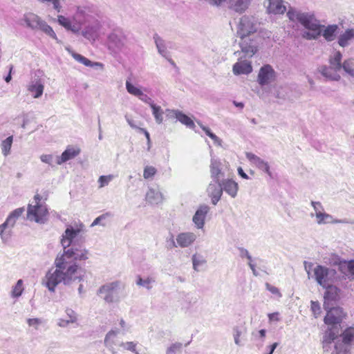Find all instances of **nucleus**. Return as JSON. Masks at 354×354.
<instances>
[{
	"mask_svg": "<svg viewBox=\"0 0 354 354\" xmlns=\"http://www.w3.org/2000/svg\"><path fill=\"white\" fill-rule=\"evenodd\" d=\"M119 284L118 281L104 284L98 290V294L103 295V299L106 303H113L117 300Z\"/></svg>",
	"mask_w": 354,
	"mask_h": 354,
	"instance_id": "obj_10",
	"label": "nucleus"
},
{
	"mask_svg": "<svg viewBox=\"0 0 354 354\" xmlns=\"http://www.w3.org/2000/svg\"><path fill=\"white\" fill-rule=\"evenodd\" d=\"M167 117L169 120H178L182 124L186 125L187 127L189 128H194L195 127L194 122L193 120L182 113L180 111L178 110H170L167 109Z\"/></svg>",
	"mask_w": 354,
	"mask_h": 354,
	"instance_id": "obj_15",
	"label": "nucleus"
},
{
	"mask_svg": "<svg viewBox=\"0 0 354 354\" xmlns=\"http://www.w3.org/2000/svg\"><path fill=\"white\" fill-rule=\"evenodd\" d=\"M140 131H142L145 134V137H146V138L147 140L148 143H149L150 141H151V139H150V136H149V132L146 129H142V128H140Z\"/></svg>",
	"mask_w": 354,
	"mask_h": 354,
	"instance_id": "obj_57",
	"label": "nucleus"
},
{
	"mask_svg": "<svg viewBox=\"0 0 354 354\" xmlns=\"http://www.w3.org/2000/svg\"><path fill=\"white\" fill-rule=\"evenodd\" d=\"M274 79L275 72L270 65L266 64L260 68L257 81L261 86L268 84Z\"/></svg>",
	"mask_w": 354,
	"mask_h": 354,
	"instance_id": "obj_13",
	"label": "nucleus"
},
{
	"mask_svg": "<svg viewBox=\"0 0 354 354\" xmlns=\"http://www.w3.org/2000/svg\"><path fill=\"white\" fill-rule=\"evenodd\" d=\"M12 136H9L1 143L2 153L4 156H7L10 153L12 144Z\"/></svg>",
	"mask_w": 354,
	"mask_h": 354,
	"instance_id": "obj_39",
	"label": "nucleus"
},
{
	"mask_svg": "<svg viewBox=\"0 0 354 354\" xmlns=\"http://www.w3.org/2000/svg\"><path fill=\"white\" fill-rule=\"evenodd\" d=\"M24 211V207H19L12 211L9 215L14 217L15 219H17L22 215Z\"/></svg>",
	"mask_w": 354,
	"mask_h": 354,
	"instance_id": "obj_48",
	"label": "nucleus"
},
{
	"mask_svg": "<svg viewBox=\"0 0 354 354\" xmlns=\"http://www.w3.org/2000/svg\"><path fill=\"white\" fill-rule=\"evenodd\" d=\"M299 22L309 30V32H306L304 35V37L308 39H316L321 35L322 26L313 16L304 14L300 17Z\"/></svg>",
	"mask_w": 354,
	"mask_h": 354,
	"instance_id": "obj_5",
	"label": "nucleus"
},
{
	"mask_svg": "<svg viewBox=\"0 0 354 354\" xmlns=\"http://www.w3.org/2000/svg\"><path fill=\"white\" fill-rule=\"evenodd\" d=\"M181 347V344H174L172 345L170 348H169V351L171 352V351H174L176 349H179Z\"/></svg>",
	"mask_w": 354,
	"mask_h": 354,
	"instance_id": "obj_62",
	"label": "nucleus"
},
{
	"mask_svg": "<svg viewBox=\"0 0 354 354\" xmlns=\"http://www.w3.org/2000/svg\"><path fill=\"white\" fill-rule=\"evenodd\" d=\"M327 313L324 317V323L328 326L340 324L345 317L346 314L340 307H334L326 309Z\"/></svg>",
	"mask_w": 354,
	"mask_h": 354,
	"instance_id": "obj_12",
	"label": "nucleus"
},
{
	"mask_svg": "<svg viewBox=\"0 0 354 354\" xmlns=\"http://www.w3.org/2000/svg\"><path fill=\"white\" fill-rule=\"evenodd\" d=\"M246 157L251 162H252L259 167H264L266 171L268 173H269L268 165L266 162H265L263 160H261L259 157L250 152L246 153Z\"/></svg>",
	"mask_w": 354,
	"mask_h": 354,
	"instance_id": "obj_30",
	"label": "nucleus"
},
{
	"mask_svg": "<svg viewBox=\"0 0 354 354\" xmlns=\"http://www.w3.org/2000/svg\"><path fill=\"white\" fill-rule=\"evenodd\" d=\"M57 22L67 30H71L73 32H77L79 31V28L73 26L71 20L63 15L57 16Z\"/></svg>",
	"mask_w": 354,
	"mask_h": 354,
	"instance_id": "obj_32",
	"label": "nucleus"
},
{
	"mask_svg": "<svg viewBox=\"0 0 354 354\" xmlns=\"http://www.w3.org/2000/svg\"><path fill=\"white\" fill-rule=\"evenodd\" d=\"M208 211L209 207L205 205L200 207V208L195 213L193 217V221L197 225L198 228H202L203 227L205 218Z\"/></svg>",
	"mask_w": 354,
	"mask_h": 354,
	"instance_id": "obj_24",
	"label": "nucleus"
},
{
	"mask_svg": "<svg viewBox=\"0 0 354 354\" xmlns=\"http://www.w3.org/2000/svg\"><path fill=\"white\" fill-rule=\"evenodd\" d=\"M304 13H299L295 10H289L287 12V16L291 21H298L299 22V18Z\"/></svg>",
	"mask_w": 354,
	"mask_h": 354,
	"instance_id": "obj_44",
	"label": "nucleus"
},
{
	"mask_svg": "<svg viewBox=\"0 0 354 354\" xmlns=\"http://www.w3.org/2000/svg\"><path fill=\"white\" fill-rule=\"evenodd\" d=\"M241 335V333L240 331L237 330L236 333L234 336V342L236 344H239V342H240L239 338H240Z\"/></svg>",
	"mask_w": 354,
	"mask_h": 354,
	"instance_id": "obj_60",
	"label": "nucleus"
},
{
	"mask_svg": "<svg viewBox=\"0 0 354 354\" xmlns=\"http://www.w3.org/2000/svg\"><path fill=\"white\" fill-rule=\"evenodd\" d=\"M196 239V236L192 232L181 233L178 235L176 241L179 246L185 248L191 245Z\"/></svg>",
	"mask_w": 354,
	"mask_h": 354,
	"instance_id": "obj_26",
	"label": "nucleus"
},
{
	"mask_svg": "<svg viewBox=\"0 0 354 354\" xmlns=\"http://www.w3.org/2000/svg\"><path fill=\"white\" fill-rule=\"evenodd\" d=\"M268 318H269V320L271 322V321H279V313H270L268 315Z\"/></svg>",
	"mask_w": 354,
	"mask_h": 354,
	"instance_id": "obj_55",
	"label": "nucleus"
},
{
	"mask_svg": "<svg viewBox=\"0 0 354 354\" xmlns=\"http://www.w3.org/2000/svg\"><path fill=\"white\" fill-rule=\"evenodd\" d=\"M230 8L236 12H243L250 3V0H228Z\"/></svg>",
	"mask_w": 354,
	"mask_h": 354,
	"instance_id": "obj_28",
	"label": "nucleus"
},
{
	"mask_svg": "<svg viewBox=\"0 0 354 354\" xmlns=\"http://www.w3.org/2000/svg\"><path fill=\"white\" fill-rule=\"evenodd\" d=\"M140 100L145 101V102H147V103H150V102H153L151 101V99L149 97H147L146 95H144V96H140L139 97Z\"/></svg>",
	"mask_w": 354,
	"mask_h": 354,
	"instance_id": "obj_61",
	"label": "nucleus"
},
{
	"mask_svg": "<svg viewBox=\"0 0 354 354\" xmlns=\"http://www.w3.org/2000/svg\"><path fill=\"white\" fill-rule=\"evenodd\" d=\"M326 288V291L324 294V308L325 310L329 308V301H335L338 297L339 289L332 286V284L328 285V287H324Z\"/></svg>",
	"mask_w": 354,
	"mask_h": 354,
	"instance_id": "obj_19",
	"label": "nucleus"
},
{
	"mask_svg": "<svg viewBox=\"0 0 354 354\" xmlns=\"http://www.w3.org/2000/svg\"><path fill=\"white\" fill-rule=\"evenodd\" d=\"M29 326H33L37 328L38 326L41 323V321L38 318H30L27 320Z\"/></svg>",
	"mask_w": 354,
	"mask_h": 354,
	"instance_id": "obj_50",
	"label": "nucleus"
},
{
	"mask_svg": "<svg viewBox=\"0 0 354 354\" xmlns=\"http://www.w3.org/2000/svg\"><path fill=\"white\" fill-rule=\"evenodd\" d=\"M203 129L205 132L206 135L211 138L212 140H216L217 138L216 136L212 133L209 128L203 127Z\"/></svg>",
	"mask_w": 354,
	"mask_h": 354,
	"instance_id": "obj_53",
	"label": "nucleus"
},
{
	"mask_svg": "<svg viewBox=\"0 0 354 354\" xmlns=\"http://www.w3.org/2000/svg\"><path fill=\"white\" fill-rule=\"evenodd\" d=\"M337 29V26L336 25L328 26L324 29L323 36L327 41H332L334 39L335 32Z\"/></svg>",
	"mask_w": 354,
	"mask_h": 354,
	"instance_id": "obj_36",
	"label": "nucleus"
},
{
	"mask_svg": "<svg viewBox=\"0 0 354 354\" xmlns=\"http://www.w3.org/2000/svg\"><path fill=\"white\" fill-rule=\"evenodd\" d=\"M116 338V332L111 330L109 331L106 335L104 343L106 346L112 347V346L115 343V339Z\"/></svg>",
	"mask_w": 354,
	"mask_h": 354,
	"instance_id": "obj_41",
	"label": "nucleus"
},
{
	"mask_svg": "<svg viewBox=\"0 0 354 354\" xmlns=\"http://www.w3.org/2000/svg\"><path fill=\"white\" fill-rule=\"evenodd\" d=\"M299 22L309 30V32H306L304 35V37L308 39H316L321 35L322 26L313 16L304 14L300 17Z\"/></svg>",
	"mask_w": 354,
	"mask_h": 354,
	"instance_id": "obj_6",
	"label": "nucleus"
},
{
	"mask_svg": "<svg viewBox=\"0 0 354 354\" xmlns=\"http://www.w3.org/2000/svg\"><path fill=\"white\" fill-rule=\"evenodd\" d=\"M241 39L240 46L241 51L248 57H252L257 51V43L248 37Z\"/></svg>",
	"mask_w": 354,
	"mask_h": 354,
	"instance_id": "obj_16",
	"label": "nucleus"
},
{
	"mask_svg": "<svg viewBox=\"0 0 354 354\" xmlns=\"http://www.w3.org/2000/svg\"><path fill=\"white\" fill-rule=\"evenodd\" d=\"M340 337L342 344L336 343L335 344V354H346L348 352L346 346L354 344V325L346 328Z\"/></svg>",
	"mask_w": 354,
	"mask_h": 354,
	"instance_id": "obj_8",
	"label": "nucleus"
},
{
	"mask_svg": "<svg viewBox=\"0 0 354 354\" xmlns=\"http://www.w3.org/2000/svg\"><path fill=\"white\" fill-rule=\"evenodd\" d=\"M44 86L40 80H37L35 82H31L27 86L28 91L32 95L34 98L40 97L44 92Z\"/></svg>",
	"mask_w": 354,
	"mask_h": 354,
	"instance_id": "obj_20",
	"label": "nucleus"
},
{
	"mask_svg": "<svg viewBox=\"0 0 354 354\" xmlns=\"http://www.w3.org/2000/svg\"><path fill=\"white\" fill-rule=\"evenodd\" d=\"M266 330L265 329H261L259 331V333L260 335V337H262V338H264L265 336H266Z\"/></svg>",
	"mask_w": 354,
	"mask_h": 354,
	"instance_id": "obj_64",
	"label": "nucleus"
},
{
	"mask_svg": "<svg viewBox=\"0 0 354 354\" xmlns=\"http://www.w3.org/2000/svg\"><path fill=\"white\" fill-rule=\"evenodd\" d=\"M113 178V175L101 176L98 179L99 187L102 188L107 185L109 182Z\"/></svg>",
	"mask_w": 354,
	"mask_h": 354,
	"instance_id": "obj_43",
	"label": "nucleus"
},
{
	"mask_svg": "<svg viewBox=\"0 0 354 354\" xmlns=\"http://www.w3.org/2000/svg\"><path fill=\"white\" fill-rule=\"evenodd\" d=\"M311 204H312L313 207H314V209L316 211V217L317 218V223L319 224H321V223H326V219L330 218V216L328 214H327L322 213L320 211H319V212L317 211V205L321 206V203H319V202H314V201H313L311 203Z\"/></svg>",
	"mask_w": 354,
	"mask_h": 354,
	"instance_id": "obj_35",
	"label": "nucleus"
},
{
	"mask_svg": "<svg viewBox=\"0 0 354 354\" xmlns=\"http://www.w3.org/2000/svg\"><path fill=\"white\" fill-rule=\"evenodd\" d=\"M149 106L152 109V113L155 118L156 122L158 124H161L163 121L162 110L160 106L156 105L153 102H150Z\"/></svg>",
	"mask_w": 354,
	"mask_h": 354,
	"instance_id": "obj_34",
	"label": "nucleus"
},
{
	"mask_svg": "<svg viewBox=\"0 0 354 354\" xmlns=\"http://www.w3.org/2000/svg\"><path fill=\"white\" fill-rule=\"evenodd\" d=\"M126 87H127V91L130 94L133 95L137 97L144 96L142 91L140 88H138L136 87L135 86H133V84H131L129 81H127V82H126Z\"/></svg>",
	"mask_w": 354,
	"mask_h": 354,
	"instance_id": "obj_40",
	"label": "nucleus"
},
{
	"mask_svg": "<svg viewBox=\"0 0 354 354\" xmlns=\"http://www.w3.org/2000/svg\"><path fill=\"white\" fill-rule=\"evenodd\" d=\"M82 35L84 37H85L86 38H88V39H90L91 37H92L91 34H90L87 30L83 31Z\"/></svg>",
	"mask_w": 354,
	"mask_h": 354,
	"instance_id": "obj_63",
	"label": "nucleus"
},
{
	"mask_svg": "<svg viewBox=\"0 0 354 354\" xmlns=\"http://www.w3.org/2000/svg\"><path fill=\"white\" fill-rule=\"evenodd\" d=\"M80 231L81 230L79 228H66L61 239V243L64 247V249L68 248L72 244L73 239L75 238L79 234Z\"/></svg>",
	"mask_w": 354,
	"mask_h": 354,
	"instance_id": "obj_17",
	"label": "nucleus"
},
{
	"mask_svg": "<svg viewBox=\"0 0 354 354\" xmlns=\"http://www.w3.org/2000/svg\"><path fill=\"white\" fill-rule=\"evenodd\" d=\"M342 57L341 53L339 51H337L335 53L334 57L330 59L331 67H324L322 70V75L331 80L338 81L340 80V75L337 73V71L342 68Z\"/></svg>",
	"mask_w": 354,
	"mask_h": 354,
	"instance_id": "obj_7",
	"label": "nucleus"
},
{
	"mask_svg": "<svg viewBox=\"0 0 354 354\" xmlns=\"http://www.w3.org/2000/svg\"><path fill=\"white\" fill-rule=\"evenodd\" d=\"M256 28L252 19L248 16H243L241 18L237 28V34L241 39L249 37L256 32Z\"/></svg>",
	"mask_w": 354,
	"mask_h": 354,
	"instance_id": "obj_11",
	"label": "nucleus"
},
{
	"mask_svg": "<svg viewBox=\"0 0 354 354\" xmlns=\"http://www.w3.org/2000/svg\"><path fill=\"white\" fill-rule=\"evenodd\" d=\"M252 71L251 63L248 61H241L233 66V73L235 75L249 74Z\"/></svg>",
	"mask_w": 354,
	"mask_h": 354,
	"instance_id": "obj_22",
	"label": "nucleus"
},
{
	"mask_svg": "<svg viewBox=\"0 0 354 354\" xmlns=\"http://www.w3.org/2000/svg\"><path fill=\"white\" fill-rule=\"evenodd\" d=\"M151 279L149 278H147L146 279H142L140 277H138L137 284L139 286H143L147 287L148 289L151 288Z\"/></svg>",
	"mask_w": 354,
	"mask_h": 354,
	"instance_id": "obj_46",
	"label": "nucleus"
},
{
	"mask_svg": "<svg viewBox=\"0 0 354 354\" xmlns=\"http://www.w3.org/2000/svg\"><path fill=\"white\" fill-rule=\"evenodd\" d=\"M211 174L212 177L213 178V180H220V175L221 174V171L217 168H212L211 170Z\"/></svg>",
	"mask_w": 354,
	"mask_h": 354,
	"instance_id": "obj_51",
	"label": "nucleus"
},
{
	"mask_svg": "<svg viewBox=\"0 0 354 354\" xmlns=\"http://www.w3.org/2000/svg\"><path fill=\"white\" fill-rule=\"evenodd\" d=\"M54 8L59 12L61 11L62 6L59 3V0H52Z\"/></svg>",
	"mask_w": 354,
	"mask_h": 354,
	"instance_id": "obj_56",
	"label": "nucleus"
},
{
	"mask_svg": "<svg viewBox=\"0 0 354 354\" xmlns=\"http://www.w3.org/2000/svg\"><path fill=\"white\" fill-rule=\"evenodd\" d=\"M338 269L341 273L354 279V260L339 261L337 263Z\"/></svg>",
	"mask_w": 354,
	"mask_h": 354,
	"instance_id": "obj_18",
	"label": "nucleus"
},
{
	"mask_svg": "<svg viewBox=\"0 0 354 354\" xmlns=\"http://www.w3.org/2000/svg\"><path fill=\"white\" fill-rule=\"evenodd\" d=\"M354 39V29H348L339 37V46L344 47L349 44V41Z\"/></svg>",
	"mask_w": 354,
	"mask_h": 354,
	"instance_id": "obj_31",
	"label": "nucleus"
},
{
	"mask_svg": "<svg viewBox=\"0 0 354 354\" xmlns=\"http://www.w3.org/2000/svg\"><path fill=\"white\" fill-rule=\"evenodd\" d=\"M16 221L17 219L9 215L6 221L0 225V235L3 239H6L5 230L7 228H12L15 225Z\"/></svg>",
	"mask_w": 354,
	"mask_h": 354,
	"instance_id": "obj_33",
	"label": "nucleus"
},
{
	"mask_svg": "<svg viewBox=\"0 0 354 354\" xmlns=\"http://www.w3.org/2000/svg\"><path fill=\"white\" fill-rule=\"evenodd\" d=\"M311 308L315 314H319L320 313V307L317 302L312 301L311 303Z\"/></svg>",
	"mask_w": 354,
	"mask_h": 354,
	"instance_id": "obj_52",
	"label": "nucleus"
},
{
	"mask_svg": "<svg viewBox=\"0 0 354 354\" xmlns=\"http://www.w3.org/2000/svg\"><path fill=\"white\" fill-rule=\"evenodd\" d=\"M339 330L334 326L328 327L326 330L322 340V345L324 348L330 345L338 337Z\"/></svg>",
	"mask_w": 354,
	"mask_h": 354,
	"instance_id": "obj_25",
	"label": "nucleus"
},
{
	"mask_svg": "<svg viewBox=\"0 0 354 354\" xmlns=\"http://www.w3.org/2000/svg\"><path fill=\"white\" fill-rule=\"evenodd\" d=\"M24 282L21 279H19L16 283V285L13 287L12 290L11 292V296L14 298L19 297L21 295L24 288Z\"/></svg>",
	"mask_w": 354,
	"mask_h": 354,
	"instance_id": "obj_37",
	"label": "nucleus"
},
{
	"mask_svg": "<svg viewBox=\"0 0 354 354\" xmlns=\"http://www.w3.org/2000/svg\"><path fill=\"white\" fill-rule=\"evenodd\" d=\"M157 170L154 167L152 166H147L144 169L143 171V177L145 179H148L152 178L156 174Z\"/></svg>",
	"mask_w": 354,
	"mask_h": 354,
	"instance_id": "obj_42",
	"label": "nucleus"
},
{
	"mask_svg": "<svg viewBox=\"0 0 354 354\" xmlns=\"http://www.w3.org/2000/svg\"><path fill=\"white\" fill-rule=\"evenodd\" d=\"M268 1L267 10L269 13L283 14L286 11V7L282 0H268Z\"/></svg>",
	"mask_w": 354,
	"mask_h": 354,
	"instance_id": "obj_21",
	"label": "nucleus"
},
{
	"mask_svg": "<svg viewBox=\"0 0 354 354\" xmlns=\"http://www.w3.org/2000/svg\"><path fill=\"white\" fill-rule=\"evenodd\" d=\"M120 346L124 347V348L126 350L131 351L132 352H135L136 344L133 342H128L126 343H121Z\"/></svg>",
	"mask_w": 354,
	"mask_h": 354,
	"instance_id": "obj_47",
	"label": "nucleus"
},
{
	"mask_svg": "<svg viewBox=\"0 0 354 354\" xmlns=\"http://www.w3.org/2000/svg\"><path fill=\"white\" fill-rule=\"evenodd\" d=\"M314 274L317 282L320 286L328 287V285L332 284L336 271L319 265L315 268Z\"/></svg>",
	"mask_w": 354,
	"mask_h": 354,
	"instance_id": "obj_9",
	"label": "nucleus"
},
{
	"mask_svg": "<svg viewBox=\"0 0 354 354\" xmlns=\"http://www.w3.org/2000/svg\"><path fill=\"white\" fill-rule=\"evenodd\" d=\"M80 153V149L73 146H68L66 149L62 153L60 160L57 161L58 164H62L71 159L74 158Z\"/></svg>",
	"mask_w": 354,
	"mask_h": 354,
	"instance_id": "obj_23",
	"label": "nucleus"
},
{
	"mask_svg": "<svg viewBox=\"0 0 354 354\" xmlns=\"http://www.w3.org/2000/svg\"><path fill=\"white\" fill-rule=\"evenodd\" d=\"M239 174L243 178L248 179V175L243 171L241 167H239L238 169Z\"/></svg>",
	"mask_w": 354,
	"mask_h": 354,
	"instance_id": "obj_59",
	"label": "nucleus"
},
{
	"mask_svg": "<svg viewBox=\"0 0 354 354\" xmlns=\"http://www.w3.org/2000/svg\"><path fill=\"white\" fill-rule=\"evenodd\" d=\"M111 216V214L109 213V212H106L104 214H102L101 216L97 217L94 221L91 224V226H94V225H98L100 223V222L102 220V219H105L108 217H110Z\"/></svg>",
	"mask_w": 354,
	"mask_h": 354,
	"instance_id": "obj_49",
	"label": "nucleus"
},
{
	"mask_svg": "<svg viewBox=\"0 0 354 354\" xmlns=\"http://www.w3.org/2000/svg\"><path fill=\"white\" fill-rule=\"evenodd\" d=\"M24 21L29 28L33 30H40L53 39H57V35L51 26L41 19V18L32 12L24 15Z\"/></svg>",
	"mask_w": 354,
	"mask_h": 354,
	"instance_id": "obj_4",
	"label": "nucleus"
},
{
	"mask_svg": "<svg viewBox=\"0 0 354 354\" xmlns=\"http://www.w3.org/2000/svg\"><path fill=\"white\" fill-rule=\"evenodd\" d=\"M344 71L352 77H354V61L352 59H348L343 62L342 66Z\"/></svg>",
	"mask_w": 354,
	"mask_h": 354,
	"instance_id": "obj_38",
	"label": "nucleus"
},
{
	"mask_svg": "<svg viewBox=\"0 0 354 354\" xmlns=\"http://www.w3.org/2000/svg\"><path fill=\"white\" fill-rule=\"evenodd\" d=\"M60 259L59 265L65 263L67 267L71 266H77V261H84L89 258V252L81 245L73 244L70 248H64V252L60 256H57Z\"/></svg>",
	"mask_w": 354,
	"mask_h": 354,
	"instance_id": "obj_3",
	"label": "nucleus"
},
{
	"mask_svg": "<svg viewBox=\"0 0 354 354\" xmlns=\"http://www.w3.org/2000/svg\"><path fill=\"white\" fill-rule=\"evenodd\" d=\"M48 197V192L46 189L38 192L34 196L35 205L29 204L27 208V218L37 223H44L48 218V210L45 204H41V201H46Z\"/></svg>",
	"mask_w": 354,
	"mask_h": 354,
	"instance_id": "obj_2",
	"label": "nucleus"
},
{
	"mask_svg": "<svg viewBox=\"0 0 354 354\" xmlns=\"http://www.w3.org/2000/svg\"><path fill=\"white\" fill-rule=\"evenodd\" d=\"M71 56L78 62L84 64L86 66H102V64L99 62H92L91 60L84 57L83 55L76 53L73 51H69Z\"/></svg>",
	"mask_w": 354,
	"mask_h": 354,
	"instance_id": "obj_29",
	"label": "nucleus"
},
{
	"mask_svg": "<svg viewBox=\"0 0 354 354\" xmlns=\"http://www.w3.org/2000/svg\"><path fill=\"white\" fill-rule=\"evenodd\" d=\"M266 289L268 291H270L272 294L277 295L279 297H281L282 295L280 292L279 290L277 287L272 286L271 284H270L268 283H266Z\"/></svg>",
	"mask_w": 354,
	"mask_h": 354,
	"instance_id": "obj_45",
	"label": "nucleus"
},
{
	"mask_svg": "<svg viewBox=\"0 0 354 354\" xmlns=\"http://www.w3.org/2000/svg\"><path fill=\"white\" fill-rule=\"evenodd\" d=\"M59 261H61L60 259L57 257L55 261L56 269L53 272L49 270L45 277L46 286L50 291H54L55 288L62 281L67 284L77 278L76 274L79 268L78 266L67 267L65 263L59 265Z\"/></svg>",
	"mask_w": 354,
	"mask_h": 354,
	"instance_id": "obj_1",
	"label": "nucleus"
},
{
	"mask_svg": "<svg viewBox=\"0 0 354 354\" xmlns=\"http://www.w3.org/2000/svg\"><path fill=\"white\" fill-rule=\"evenodd\" d=\"M221 185L223 190H224L232 198H234L236 196L239 186L235 181L231 179H226L223 180Z\"/></svg>",
	"mask_w": 354,
	"mask_h": 354,
	"instance_id": "obj_27",
	"label": "nucleus"
},
{
	"mask_svg": "<svg viewBox=\"0 0 354 354\" xmlns=\"http://www.w3.org/2000/svg\"><path fill=\"white\" fill-rule=\"evenodd\" d=\"M208 196L211 198L213 205H216L223 194L221 183L218 180H212L207 188Z\"/></svg>",
	"mask_w": 354,
	"mask_h": 354,
	"instance_id": "obj_14",
	"label": "nucleus"
},
{
	"mask_svg": "<svg viewBox=\"0 0 354 354\" xmlns=\"http://www.w3.org/2000/svg\"><path fill=\"white\" fill-rule=\"evenodd\" d=\"M40 158L41 160L44 162L50 163L52 160V156L44 154L42 155Z\"/></svg>",
	"mask_w": 354,
	"mask_h": 354,
	"instance_id": "obj_54",
	"label": "nucleus"
},
{
	"mask_svg": "<svg viewBox=\"0 0 354 354\" xmlns=\"http://www.w3.org/2000/svg\"><path fill=\"white\" fill-rule=\"evenodd\" d=\"M211 4L215 6H219L225 0H207Z\"/></svg>",
	"mask_w": 354,
	"mask_h": 354,
	"instance_id": "obj_58",
	"label": "nucleus"
}]
</instances>
